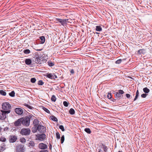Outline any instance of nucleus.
<instances>
[{
	"label": "nucleus",
	"mask_w": 152,
	"mask_h": 152,
	"mask_svg": "<svg viewBox=\"0 0 152 152\" xmlns=\"http://www.w3.org/2000/svg\"><path fill=\"white\" fill-rule=\"evenodd\" d=\"M32 117L31 115L26 116L25 118H21L22 124L23 125L28 126L29 125L30 120Z\"/></svg>",
	"instance_id": "f257e3e1"
},
{
	"label": "nucleus",
	"mask_w": 152,
	"mask_h": 152,
	"mask_svg": "<svg viewBox=\"0 0 152 152\" xmlns=\"http://www.w3.org/2000/svg\"><path fill=\"white\" fill-rule=\"evenodd\" d=\"M2 108L4 111L11 110L12 108L11 105L7 102L3 103L2 104Z\"/></svg>",
	"instance_id": "f03ea898"
},
{
	"label": "nucleus",
	"mask_w": 152,
	"mask_h": 152,
	"mask_svg": "<svg viewBox=\"0 0 152 152\" xmlns=\"http://www.w3.org/2000/svg\"><path fill=\"white\" fill-rule=\"evenodd\" d=\"M11 110L4 111L1 110L0 112V119L1 120H4L7 117V114L10 113Z\"/></svg>",
	"instance_id": "7ed1b4c3"
},
{
	"label": "nucleus",
	"mask_w": 152,
	"mask_h": 152,
	"mask_svg": "<svg viewBox=\"0 0 152 152\" xmlns=\"http://www.w3.org/2000/svg\"><path fill=\"white\" fill-rule=\"evenodd\" d=\"M69 19H61L59 18H56V23H59L61 25L64 26L67 24V22H69L68 21Z\"/></svg>",
	"instance_id": "20e7f679"
},
{
	"label": "nucleus",
	"mask_w": 152,
	"mask_h": 152,
	"mask_svg": "<svg viewBox=\"0 0 152 152\" xmlns=\"http://www.w3.org/2000/svg\"><path fill=\"white\" fill-rule=\"evenodd\" d=\"M30 130L28 128H23L20 132V133L22 135H28L30 134Z\"/></svg>",
	"instance_id": "39448f33"
},
{
	"label": "nucleus",
	"mask_w": 152,
	"mask_h": 152,
	"mask_svg": "<svg viewBox=\"0 0 152 152\" xmlns=\"http://www.w3.org/2000/svg\"><path fill=\"white\" fill-rule=\"evenodd\" d=\"M124 93V91L121 90H120L118 91V92L116 93L115 96V98L117 99V100H119L122 97V95Z\"/></svg>",
	"instance_id": "423d86ee"
},
{
	"label": "nucleus",
	"mask_w": 152,
	"mask_h": 152,
	"mask_svg": "<svg viewBox=\"0 0 152 152\" xmlns=\"http://www.w3.org/2000/svg\"><path fill=\"white\" fill-rule=\"evenodd\" d=\"M38 53H36L34 56V58H35V62L37 64H41L42 60L41 59L40 56Z\"/></svg>",
	"instance_id": "0eeeda50"
},
{
	"label": "nucleus",
	"mask_w": 152,
	"mask_h": 152,
	"mask_svg": "<svg viewBox=\"0 0 152 152\" xmlns=\"http://www.w3.org/2000/svg\"><path fill=\"white\" fill-rule=\"evenodd\" d=\"M24 148L22 145H19L16 146V151L17 152H24Z\"/></svg>",
	"instance_id": "6e6552de"
},
{
	"label": "nucleus",
	"mask_w": 152,
	"mask_h": 152,
	"mask_svg": "<svg viewBox=\"0 0 152 152\" xmlns=\"http://www.w3.org/2000/svg\"><path fill=\"white\" fill-rule=\"evenodd\" d=\"M21 120L20 118L15 121L13 124L14 126L16 127L21 126L22 124Z\"/></svg>",
	"instance_id": "1a4fd4ad"
},
{
	"label": "nucleus",
	"mask_w": 152,
	"mask_h": 152,
	"mask_svg": "<svg viewBox=\"0 0 152 152\" xmlns=\"http://www.w3.org/2000/svg\"><path fill=\"white\" fill-rule=\"evenodd\" d=\"M38 130L40 132L43 133L45 131V127L44 126L39 125L37 126Z\"/></svg>",
	"instance_id": "9d476101"
},
{
	"label": "nucleus",
	"mask_w": 152,
	"mask_h": 152,
	"mask_svg": "<svg viewBox=\"0 0 152 152\" xmlns=\"http://www.w3.org/2000/svg\"><path fill=\"white\" fill-rule=\"evenodd\" d=\"M17 140L16 136L15 135H11L9 137V141L10 142L13 143L15 142Z\"/></svg>",
	"instance_id": "9b49d317"
},
{
	"label": "nucleus",
	"mask_w": 152,
	"mask_h": 152,
	"mask_svg": "<svg viewBox=\"0 0 152 152\" xmlns=\"http://www.w3.org/2000/svg\"><path fill=\"white\" fill-rule=\"evenodd\" d=\"M39 148L42 149H45L47 148L48 146L47 145L43 143H40L39 145Z\"/></svg>",
	"instance_id": "f8f14e48"
},
{
	"label": "nucleus",
	"mask_w": 152,
	"mask_h": 152,
	"mask_svg": "<svg viewBox=\"0 0 152 152\" xmlns=\"http://www.w3.org/2000/svg\"><path fill=\"white\" fill-rule=\"evenodd\" d=\"M15 110L16 113L19 115L22 114L23 112V110L20 108H16Z\"/></svg>",
	"instance_id": "ddd939ff"
},
{
	"label": "nucleus",
	"mask_w": 152,
	"mask_h": 152,
	"mask_svg": "<svg viewBox=\"0 0 152 152\" xmlns=\"http://www.w3.org/2000/svg\"><path fill=\"white\" fill-rule=\"evenodd\" d=\"M46 138V135L45 134H42L38 137V140L41 141H42L45 139Z\"/></svg>",
	"instance_id": "4468645a"
},
{
	"label": "nucleus",
	"mask_w": 152,
	"mask_h": 152,
	"mask_svg": "<svg viewBox=\"0 0 152 152\" xmlns=\"http://www.w3.org/2000/svg\"><path fill=\"white\" fill-rule=\"evenodd\" d=\"M45 76L51 79H54V76L53 75V73H47V74L45 75Z\"/></svg>",
	"instance_id": "2eb2a0df"
},
{
	"label": "nucleus",
	"mask_w": 152,
	"mask_h": 152,
	"mask_svg": "<svg viewBox=\"0 0 152 152\" xmlns=\"http://www.w3.org/2000/svg\"><path fill=\"white\" fill-rule=\"evenodd\" d=\"M39 121L37 119H34V120L33 124L34 126H38L39 125Z\"/></svg>",
	"instance_id": "dca6fc26"
},
{
	"label": "nucleus",
	"mask_w": 152,
	"mask_h": 152,
	"mask_svg": "<svg viewBox=\"0 0 152 152\" xmlns=\"http://www.w3.org/2000/svg\"><path fill=\"white\" fill-rule=\"evenodd\" d=\"M102 145L103 146V149L104 152H107L108 148L107 146L104 144L102 143Z\"/></svg>",
	"instance_id": "f3484780"
},
{
	"label": "nucleus",
	"mask_w": 152,
	"mask_h": 152,
	"mask_svg": "<svg viewBox=\"0 0 152 152\" xmlns=\"http://www.w3.org/2000/svg\"><path fill=\"white\" fill-rule=\"evenodd\" d=\"M40 42L41 44H43L45 41V37L44 36H42L40 37Z\"/></svg>",
	"instance_id": "a211bd4d"
},
{
	"label": "nucleus",
	"mask_w": 152,
	"mask_h": 152,
	"mask_svg": "<svg viewBox=\"0 0 152 152\" xmlns=\"http://www.w3.org/2000/svg\"><path fill=\"white\" fill-rule=\"evenodd\" d=\"M25 62L26 64L27 65H30L31 63V61L30 59H26L25 61Z\"/></svg>",
	"instance_id": "6ab92c4d"
},
{
	"label": "nucleus",
	"mask_w": 152,
	"mask_h": 152,
	"mask_svg": "<svg viewBox=\"0 0 152 152\" xmlns=\"http://www.w3.org/2000/svg\"><path fill=\"white\" fill-rule=\"evenodd\" d=\"M37 126H34L32 129V131L33 133H35L38 130Z\"/></svg>",
	"instance_id": "aec40b11"
},
{
	"label": "nucleus",
	"mask_w": 152,
	"mask_h": 152,
	"mask_svg": "<svg viewBox=\"0 0 152 152\" xmlns=\"http://www.w3.org/2000/svg\"><path fill=\"white\" fill-rule=\"evenodd\" d=\"M102 28L101 26H96V30L97 31H102Z\"/></svg>",
	"instance_id": "412c9836"
},
{
	"label": "nucleus",
	"mask_w": 152,
	"mask_h": 152,
	"mask_svg": "<svg viewBox=\"0 0 152 152\" xmlns=\"http://www.w3.org/2000/svg\"><path fill=\"white\" fill-rule=\"evenodd\" d=\"M143 91L145 93H148L150 92V90L147 87L143 88Z\"/></svg>",
	"instance_id": "4be33fe9"
},
{
	"label": "nucleus",
	"mask_w": 152,
	"mask_h": 152,
	"mask_svg": "<svg viewBox=\"0 0 152 152\" xmlns=\"http://www.w3.org/2000/svg\"><path fill=\"white\" fill-rule=\"evenodd\" d=\"M145 51V50L144 49H140L138 51L137 53L139 54H141L142 53H144L143 51Z\"/></svg>",
	"instance_id": "5701e85b"
},
{
	"label": "nucleus",
	"mask_w": 152,
	"mask_h": 152,
	"mask_svg": "<svg viewBox=\"0 0 152 152\" xmlns=\"http://www.w3.org/2000/svg\"><path fill=\"white\" fill-rule=\"evenodd\" d=\"M35 145V144L33 141H30L29 143V146H31L32 147H33Z\"/></svg>",
	"instance_id": "b1692460"
},
{
	"label": "nucleus",
	"mask_w": 152,
	"mask_h": 152,
	"mask_svg": "<svg viewBox=\"0 0 152 152\" xmlns=\"http://www.w3.org/2000/svg\"><path fill=\"white\" fill-rule=\"evenodd\" d=\"M69 113L71 115L74 114L75 113V110L72 108H71L69 110Z\"/></svg>",
	"instance_id": "393cba45"
},
{
	"label": "nucleus",
	"mask_w": 152,
	"mask_h": 152,
	"mask_svg": "<svg viewBox=\"0 0 152 152\" xmlns=\"http://www.w3.org/2000/svg\"><path fill=\"white\" fill-rule=\"evenodd\" d=\"M85 131L88 134H90L91 133V131L90 129L88 128H86L84 129Z\"/></svg>",
	"instance_id": "a878e982"
},
{
	"label": "nucleus",
	"mask_w": 152,
	"mask_h": 152,
	"mask_svg": "<svg viewBox=\"0 0 152 152\" xmlns=\"http://www.w3.org/2000/svg\"><path fill=\"white\" fill-rule=\"evenodd\" d=\"M15 92L14 91H12L10 93H9V95L12 97H14L15 96Z\"/></svg>",
	"instance_id": "bb28decb"
},
{
	"label": "nucleus",
	"mask_w": 152,
	"mask_h": 152,
	"mask_svg": "<svg viewBox=\"0 0 152 152\" xmlns=\"http://www.w3.org/2000/svg\"><path fill=\"white\" fill-rule=\"evenodd\" d=\"M51 100L52 101L55 102L56 100V98L54 95H53L51 98Z\"/></svg>",
	"instance_id": "cd10ccee"
},
{
	"label": "nucleus",
	"mask_w": 152,
	"mask_h": 152,
	"mask_svg": "<svg viewBox=\"0 0 152 152\" xmlns=\"http://www.w3.org/2000/svg\"><path fill=\"white\" fill-rule=\"evenodd\" d=\"M0 94L1 95L5 96L6 95V93L3 90H0Z\"/></svg>",
	"instance_id": "c85d7f7f"
},
{
	"label": "nucleus",
	"mask_w": 152,
	"mask_h": 152,
	"mask_svg": "<svg viewBox=\"0 0 152 152\" xmlns=\"http://www.w3.org/2000/svg\"><path fill=\"white\" fill-rule=\"evenodd\" d=\"M23 52L26 54H28L30 53V51L29 49H26L23 50Z\"/></svg>",
	"instance_id": "c756f323"
},
{
	"label": "nucleus",
	"mask_w": 152,
	"mask_h": 152,
	"mask_svg": "<svg viewBox=\"0 0 152 152\" xmlns=\"http://www.w3.org/2000/svg\"><path fill=\"white\" fill-rule=\"evenodd\" d=\"M6 139L4 137H1L0 138V141L3 142H5L6 141Z\"/></svg>",
	"instance_id": "7c9ffc66"
},
{
	"label": "nucleus",
	"mask_w": 152,
	"mask_h": 152,
	"mask_svg": "<svg viewBox=\"0 0 152 152\" xmlns=\"http://www.w3.org/2000/svg\"><path fill=\"white\" fill-rule=\"evenodd\" d=\"M51 119L52 120L55 121H58V119L57 118L54 116H52Z\"/></svg>",
	"instance_id": "2f4dec72"
},
{
	"label": "nucleus",
	"mask_w": 152,
	"mask_h": 152,
	"mask_svg": "<svg viewBox=\"0 0 152 152\" xmlns=\"http://www.w3.org/2000/svg\"><path fill=\"white\" fill-rule=\"evenodd\" d=\"M56 135L57 138L58 139L60 138V134L58 132H56Z\"/></svg>",
	"instance_id": "473e14b6"
},
{
	"label": "nucleus",
	"mask_w": 152,
	"mask_h": 152,
	"mask_svg": "<svg viewBox=\"0 0 152 152\" xmlns=\"http://www.w3.org/2000/svg\"><path fill=\"white\" fill-rule=\"evenodd\" d=\"M48 65L50 66H52L54 65L53 62H52L50 61L48 62Z\"/></svg>",
	"instance_id": "72a5a7b5"
},
{
	"label": "nucleus",
	"mask_w": 152,
	"mask_h": 152,
	"mask_svg": "<svg viewBox=\"0 0 152 152\" xmlns=\"http://www.w3.org/2000/svg\"><path fill=\"white\" fill-rule=\"evenodd\" d=\"M69 103L66 101H64L63 104L66 107H67L69 104Z\"/></svg>",
	"instance_id": "f704fd0d"
},
{
	"label": "nucleus",
	"mask_w": 152,
	"mask_h": 152,
	"mask_svg": "<svg viewBox=\"0 0 152 152\" xmlns=\"http://www.w3.org/2000/svg\"><path fill=\"white\" fill-rule=\"evenodd\" d=\"M44 83L42 80H40L38 82V84L39 85H42Z\"/></svg>",
	"instance_id": "c9c22d12"
},
{
	"label": "nucleus",
	"mask_w": 152,
	"mask_h": 152,
	"mask_svg": "<svg viewBox=\"0 0 152 152\" xmlns=\"http://www.w3.org/2000/svg\"><path fill=\"white\" fill-rule=\"evenodd\" d=\"M64 140V135H63L61 137V143H63Z\"/></svg>",
	"instance_id": "e433bc0d"
},
{
	"label": "nucleus",
	"mask_w": 152,
	"mask_h": 152,
	"mask_svg": "<svg viewBox=\"0 0 152 152\" xmlns=\"http://www.w3.org/2000/svg\"><path fill=\"white\" fill-rule=\"evenodd\" d=\"M26 141V139L24 138H22L20 139V141L22 143H24Z\"/></svg>",
	"instance_id": "4c0bfd02"
},
{
	"label": "nucleus",
	"mask_w": 152,
	"mask_h": 152,
	"mask_svg": "<svg viewBox=\"0 0 152 152\" xmlns=\"http://www.w3.org/2000/svg\"><path fill=\"white\" fill-rule=\"evenodd\" d=\"M107 97L109 99H110L112 98L111 94L110 93H108L107 95Z\"/></svg>",
	"instance_id": "58836bf2"
},
{
	"label": "nucleus",
	"mask_w": 152,
	"mask_h": 152,
	"mask_svg": "<svg viewBox=\"0 0 152 152\" xmlns=\"http://www.w3.org/2000/svg\"><path fill=\"white\" fill-rule=\"evenodd\" d=\"M36 80L35 78H32L31 79V82L32 83H34L35 82Z\"/></svg>",
	"instance_id": "ea45409f"
},
{
	"label": "nucleus",
	"mask_w": 152,
	"mask_h": 152,
	"mask_svg": "<svg viewBox=\"0 0 152 152\" xmlns=\"http://www.w3.org/2000/svg\"><path fill=\"white\" fill-rule=\"evenodd\" d=\"M59 128L60 129H61L62 131H64L65 130L64 127L63 125H60L59 126Z\"/></svg>",
	"instance_id": "a19ab883"
},
{
	"label": "nucleus",
	"mask_w": 152,
	"mask_h": 152,
	"mask_svg": "<svg viewBox=\"0 0 152 152\" xmlns=\"http://www.w3.org/2000/svg\"><path fill=\"white\" fill-rule=\"evenodd\" d=\"M121 59H119L115 61V63L117 64H119L121 62Z\"/></svg>",
	"instance_id": "79ce46f5"
},
{
	"label": "nucleus",
	"mask_w": 152,
	"mask_h": 152,
	"mask_svg": "<svg viewBox=\"0 0 152 152\" xmlns=\"http://www.w3.org/2000/svg\"><path fill=\"white\" fill-rule=\"evenodd\" d=\"M43 110L45 111L46 113H50L49 111L45 107L43 108Z\"/></svg>",
	"instance_id": "37998d69"
},
{
	"label": "nucleus",
	"mask_w": 152,
	"mask_h": 152,
	"mask_svg": "<svg viewBox=\"0 0 152 152\" xmlns=\"http://www.w3.org/2000/svg\"><path fill=\"white\" fill-rule=\"evenodd\" d=\"M147 95V94H143L141 95V96L142 98H145L146 97Z\"/></svg>",
	"instance_id": "c03bdc74"
},
{
	"label": "nucleus",
	"mask_w": 152,
	"mask_h": 152,
	"mask_svg": "<svg viewBox=\"0 0 152 152\" xmlns=\"http://www.w3.org/2000/svg\"><path fill=\"white\" fill-rule=\"evenodd\" d=\"M25 106L28 107V108H29L30 109H32V107L28 104H26L25 105Z\"/></svg>",
	"instance_id": "a18cd8bd"
},
{
	"label": "nucleus",
	"mask_w": 152,
	"mask_h": 152,
	"mask_svg": "<svg viewBox=\"0 0 152 152\" xmlns=\"http://www.w3.org/2000/svg\"><path fill=\"white\" fill-rule=\"evenodd\" d=\"M126 96L127 98H129L131 96L130 94H126Z\"/></svg>",
	"instance_id": "49530a36"
},
{
	"label": "nucleus",
	"mask_w": 152,
	"mask_h": 152,
	"mask_svg": "<svg viewBox=\"0 0 152 152\" xmlns=\"http://www.w3.org/2000/svg\"><path fill=\"white\" fill-rule=\"evenodd\" d=\"M53 75L54 76V79L57 78H58L57 77L56 75H55V74L53 73Z\"/></svg>",
	"instance_id": "de8ad7c7"
},
{
	"label": "nucleus",
	"mask_w": 152,
	"mask_h": 152,
	"mask_svg": "<svg viewBox=\"0 0 152 152\" xmlns=\"http://www.w3.org/2000/svg\"><path fill=\"white\" fill-rule=\"evenodd\" d=\"M70 72L72 74H74L75 72L74 69H72L70 71Z\"/></svg>",
	"instance_id": "09e8293b"
},
{
	"label": "nucleus",
	"mask_w": 152,
	"mask_h": 152,
	"mask_svg": "<svg viewBox=\"0 0 152 152\" xmlns=\"http://www.w3.org/2000/svg\"><path fill=\"white\" fill-rule=\"evenodd\" d=\"M138 96L136 95L134 99V101H135L137 99Z\"/></svg>",
	"instance_id": "8fccbe9b"
},
{
	"label": "nucleus",
	"mask_w": 152,
	"mask_h": 152,
	"mask_svg": "<svg viewBox=\"0 0 152 152\" xmlns=\"http://www.w3.org/2000/svg\"><path fill=\"white\" fill-rule=\"evenodd\" d=\"M138 96L136 95L134 99V101H135L137 99Z\"/></svg>",
	"instance_id": "3c124183"
},
{
	"label": "nucleus",
	"mask_w": 152,
	"mask_h": 152,
	"mask_svg": "<svg viewBox=\"0 0 152 152\" xmlns=\"http://www.w3.org/2000/svg\"><path fill=\"white\" fill-rule=\"evenodd\" d=\"M139 92L138 90H137V91L136 92V95L139 96Z\"/></svg>",
	"instance_id": "603ef678"
},
{
	"label": "nucleus",
	"mask_w": 152,
	"mask_h": 152,
	"mask_svg": "<svg viewBox=\"0 0 152 152\" xmlns=\"http://www.w3.org/2000/svg\"><path fill=\"white\" fill-rule=\"evenodd\" d=\"M116 100H117V99H114L113 98V99H112L111 100L113 101V102H115Z\"/></svg>",
	"instance_id": "864d4df0"
},
{
	"label": "nucleus",
	"mask_w": 152,
	"mask_h": 152,
	"mask_svg": "<svg viewBox=\"0 0 152 152\" xmlns=\"http://www.w3.org/2000/svg\"><path fill=\"white\" fill-rule=\"evenodd\" d=\"M36 50H37V51H41L42 50V49H36Z\"/></svg>",
	"instance_id": "5fc2aeb1"
},
{
	"label": "nucleus",
	"mask_w": 152,
	"mask_h": 152,
	"mask_svg": "<svg viewBox=\"0 0 152 152\" xmlns=\"http://www.w3.org/2000/svg\"><path fill=\"white\" fill-rule=\"evenodd\" d=\"M102 151V150L101 149H100L99 150V151L98 152H101Z\"/></svg>",
	"instance_id": "6e6d98bb"
},
{
	"label": "nucleus",
	"mask_w": 152,
	"mask_h": 152,
	"mask_svg": "<svg viewBox=\"0 0 152 152\" xmlns=\"http://www.w3.org/2000/svg\"><path fill=\"white\" fill-rule=\"evenodd\" d=\"M52 147V145L50 144V148H51Z\"/></svg>",
	"instance_id": "4d7b16f0"
},
{
	"label": "nucleus",
	"mask_w": 152,
	"mask_h": 152,
	"mask_svg": "<svg viewBox=\"0 0 152 152\" xmlns=\"http://www.w3.org/2000/svg\"><path fill=\"white\" fill-rule=\"evenodd\" d=\"M1 130H2V128H1V127H0V132H1Z\"/></svg>",
	"instance_id": "13d9d810"
},
{
	"label": "nucleus",
	"mask_w": 152,
	"mask_h": 152,
	"mask_svg": "<svg viewBox=\"0 0 152 152\" xmlns=\"http://www.w3.org/2000/svg\"><path fill=\"white\" fill-rule=\"evenodd\" d=\"M4 143H3L1 144V145H2V146H4Z\"/></svg>",
	"instance_id": "bf43d9fd"
},
{
	"label": "nucleus",
	"mask_w": 152,
	"mask_h": 152,
	"mask_svg": "<svg viewBox=\"0 0 152 152\" xmlns=\"http://www.w3.org/2000/svg\"><path fill=\"white\" fill-rule=\"evenodd\" d=\"M118 152H122V151H118Z\"/></svg>",
	"instance_id": "052dcab7"
},
{
	"label": "nucleus",
	"mask_w": 152,
	"mask_h": 152,
	"mask_svg": "<svg viewBox=\"0 0 152 152\" xmlns=\"http://www.w3.org/2000/svg\"><path fill=\"white\" fill-rule=\"evenodd\" d=\"M96 34H99V33H97V32H96Z\"/></svg>",
	"instance_id": "680f3d73"
}]
</instances>
